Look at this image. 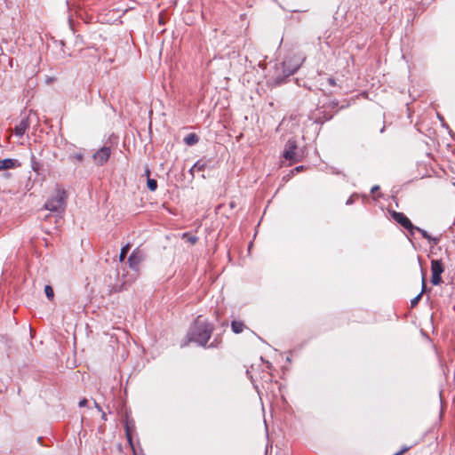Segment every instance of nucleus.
I'll return each instance as SVG.
<instances>
[{"instance_id": "1", "label": "nucleus", "mask_w": 455, "mask_h": 455, "mask_svg": "<svg viewBox=\"0 0 455 455\" xmlns=\"http://www.w3.org/2000/svg\"><path fill=\"white\" fill-rule=\"evenodd\" d=\"M212 331L213 326L212 323L197 318L188 336L190 341L196 342L198 345L205 347Z\"/></svg>"}, {"instance_id": "2", "label": "nucleus", "mask_w": 455, "mask_h": 455, "mask_svg": "<svg viewBox=\"0 0 455 455\" xmlns=\"http://www.w3.org/2000/svg\"><path fill=\"white\" fill-rule=\"evenodd\" d=\"M66 207V192L63 189L57 188L54 196L48 199L44 204V209L50 212H63Z\"/></svg>"}, {"instance_id": "3", "label": "nucleus", "mask_w": 455, "mask_h": 455, "mask_svg": "<svg viewBox=\"0 0 455 455\" xmlns=\"http://www.w3.org/2000/svg\"><path fill=\"white\" fill-rule=\"evenodd\" d=\"M393 220L408 230L411 235H414L416 226H414L409 218L403 212H393L391 214Z\"/></svg>"}, {"instance_id": "4", "label": "nucleus", "mask_w": 455, "mask_h": 455, "mask_svg": "<svg viewBox=\"0 0 455 455\" xmlns=\"http://www.w3.org/2000/svg\"><path fill=\"white\" fill-rule=\"evenodd\" d=\"M283 156L286 160L294 163L300 161L301 156L297 154V143L294 140H288Z\"/></svg>"}, {"instance_id": "5", "label": "nucleus", "mask_w": 455, "mask_h": 455, "mask_svg": "<svg viewBox=\"0 0 455 455\" xmlns=\"http://www.w3.org/2000/svg\"><path fill=\"white\" fill-rule=\"evenodd\" d=\"M431 271L432 277L431 283L433 285H439L442 283L441 275L443 272V267L441 260L432 259L431 260Z\"/></svg>"}, {"instance_id": "6", "label": "nucleus", "mask_w": 455, "mask_h": 455, "mask_svg": "<svg viewBox=\"0 0 455 455\" xmlns=\"http://www.w3.org/2000/svg\"><path fill=\"white\" fill-rule=\"evenodd\" d=\"M301 59L299 57H293L290 60H285L283 62V71L286 76L293 75L300 67Z\"/></svg>"}, {"instance_id": "7", "label": "nucleus", "mask_w": 455, "mask_h": 455, "mask_svg": "<svg viewBox=\"0 0 455 455\" xmlns=\"http://www.w3.org/2000/svg\"><path fill=\"white\" fill-rule=\"evenodd\" d=\"M301 59L299 57H293L290 60H285L283 62V71L286 76L293 75L300 67Z\"/></svg>"}, {"instance_id": "8", "label": "nucleus", "mask_w": 455, "mask_h": 455, "mask_svg": "<svg viewBox=\"0 0 455 455\" xmlns=\"http://www.w3.org/2000/svg\"><path fill=\"white\" fill-rule=\"evenodd\" d=\"M110 155V148L102 147L93 154L92 158L97 165L102 166L108 161Z\"/></svg>"}, {"instance_id": "9", "label": "nucleus", "mask_w": 455, "mask_h": 455, "mask_svg": "<svg viewBox=\"0 0 455 455\" xmlns=\"http://www.w3.org/2000/svg\"><path fill=\"white\" fill-rule=\"evenodd\" d=\"M144 260V254L140 250H134L128 258L129 267L138 271L141 262Z\"/></svg>"}, {"instance_id": "10", "label": "nucleus", "mask_w": 455, "mask_h": 455, "mask_svg": "<svg viewBox=\"0 0 455 455\" xmlns=\"http://www.w3.org/2000/svg\"><path fill=\"white\" fill-rule=\"evenodd\" d=\"M29 125L30 123L28 117L20 120V122L14 128L15 135L19 138H22L26 131L29 128Z\"/></svg>"}, {"instance_id": "11", "label": "nucleus", "mask_w": 455, "mask_h": 455, "mask_svg": "<svg viewBox=\"0 0 455 455\" xmlns=\"http://www.w3.org/2000/svg\"><path fill=\"white\" fill-rule=\"evenodd\" d=\"M20 165V164L17 159L6 158L0 161V171L15 168Z\"/></svg>"}, {"instance_id": "12", "label": "nucleus", "mask_w": 455, "mask_h": 455, "mask_svg": "<svg viewBox=\"0 0 455 455\" xmlns=\"http://www.w3.org/2000/svg\"><path fill=\"white\" fill-rule=\"evenodd\" d=\"M415 231H418L419 233L421 234V235L427 239L430 243L434 244V245H436L438 243H439V238L438 237H433L431 236L426 230L419 228V227H416L415 228Z\"/></svg>"}, {"instance_id": "13", "label": "nucleus", "mask_w": 455, "mask_h": 455, "mask_svg": "<svg viewBox=\"0 0 455 455\" xmlns=\"http://www.w3.org/2000/svg\"><path fill=\"white\" fill-rule=\"evenodd\" d=\"M244 324L241 321L234 320L231 322V329L235 334L241 333L244 329Z\"/></svg>"}, {"instance_id": "14", "label": "nucleus", "mask_w": 455, "mask_h": 455, "mask_svg": "<svg viewBox=\"0 0 455 455\" xmlns=\"http://www.w3.org/2000/svg\"><path fill=\"white\" fill-rule=\"evenodd\" d=\"M184 142L188 146H193L198 142V137L196 133H189L184 138Z\"/></svg>"}, {"instance_id": "15", "label": "nucleus", "mask_w": 455, "mask_h": 455, "mask_svg": "<svg viewBox=\"0 0 455 455\" xmlns=\"http://www.w3.org/2000/svg\"><path fill=\"white\" fill-rule=\"evenodd\" d=\"M68 159L72 162H79L82 163L84 161V154L81 151L70 153L68 156Z\"/></svg>"}, {"instance_id": "16", "label": "nucleus", "mask_w": 455, "mask_h": 455, "mask_svg": "<svg viewBox=\"0 0 455 455\" xmlns=\"http://www.w3.org/2000/svg\"><path fill=\"white\" fill-rule=\"evenodd\" d=\"M205 169V164L197 161L190 169V173L194 176L195 172H201Z\"/></svg>"}, {"instance_id": "17", "label": "nucleus", "mask_w": 455, "mask_h": 455, "mask_svg": "<svg viewBox=\"0 0 455 455\" xmlns=\"http://www.w3.org/2000/svg\"><path fill=\"white\" fill-rule=\"evenodd\" d=\"M424 290H425V279L423 278L422 279V291H421V292L419 293L415 298H413L411 300V306L412 307H415L419 303V299H420V298L422 296V293L424 292Z\"/></svg>"}, {"instance_id": "18", "label": "nucleus", "mask_w": 455, "mask_h": 455, "mask_svg": "<svg viewBox=\"0 0 455 455\" xmlns=\"http://www.w3.org/2000/svg\"><path fill=\"white\" fill-rule=\"evenodd\" d=\"M147 186L150 191H156L157 188V181L154 179L148 178Z\"/></svg>"}, {"instance_id": "19", "label": "nucleus", "mask_w": 455, "mask_h": 455, "mask_svg": "<svg viewBox=\"0 0 455 455\" xmlns=\"http://www.w3.org/2000/svg\"><path fill=\"white\" fill-rule=\"evenodd\" d=\"M129 250H130V245L129 244L124 246L121 249L120 255H119L120 261H124V259L126 258V255H127Z\"/></svg>"}, {"instance_id": "20", "label": "nucleus", "mask_w": 455, "mask_h": 455, "mask_svg": "<svg viewBox=\"0 0 455 455\" xmlns=\"http://www.w3.org/2000/svg\"><path fill=\"white\" fill-rule=\"evenodd\" d=\"M44 292H45L46 297L50 300H52L53 299V297H54L53 289L50 285H46L44 287Z\"/></svg>"}, {"instance_id": "21", "label": "nucleus", "mask_w": 455, "mask_h": 455, "mask_svg": "<svg viewBox=\"0 0 455 455\" xmlns=\"http://www.w3.org/2000/svg\"><path fill=\"white\" fill-rule=\"evenodd\" d=\"M125 434H126V437H127V440H128L129 443L132 447V435H131V432H130V427H129L128 422L126 423V426H125Z\"/></svg>"}, {"instance_id": "22", "label": "nucleus", "mask_w": 455, "mask_h": 455, "mask_svg": "<svg viewBox=\"0 0 455 455\" xmlns=\"http://www.w3.org/2000/svg\"><path fill=\"white\" fill-rule=\"evenodd\" d=\"M303 169H304V166L303 165H299V166L295 167L291 172L293 175L295 173H298V172H301Z\"/></svg>"}, {"instance_id": "23", "label": "nucleus", "mask_w": 455, "mask_h": 455, "mask_svg": "<svg viewBox=\"0 0 455 455\" xmlns=\"http://www.w3.org/2000/svg\"><path fill=\"white\" fill-rule=\"evenodd\" d=\"M87 403H88L87 399H85V398H84V399H82V400L79 402V406H80V407H84V406H86Z\"/></svg>"}, {"instance_id": "24", "label": "nucleus", "mask_w": 455, "mask_h": 455, "mask_svg": "<svg viewBox=\"0 0 455 455\" xmlns=\"http://www.w3.org/2000/svg\"><path fill=\"white\" fill-rule=\"evenodd\" d=\"M353 203H354V196H350V197L347 199V201L346 204L350 205V204H352Z\"/></svg>"}, {"instance_id": "25", "label": "nucleus", "mask_w": 455, "mask_h": 455, "mask_svg": "<svg viewBox=\"0 0 455 455\" xmlns=\"http://www.w3.org/2000/svg\"><path fill=\"white\" fill-rule=\"evenodd\" d=\"M328 83L330 85L334 86L336 84L334 78H329Z\"/></svg>"}, {"instance_id": "26", "label": "nucleus", "mask_w": 455, "mask_h": 455, "mask_svg": "<svg viewBox=\"0 0 455 455\" xmlns=\"http://www.w3.org/2000/svg\"><path fill=\"white\" fill-rule=\"evenodd\" d=\"M379 189V186L376 185L374 187L371 188V193H375L376 191H378Z\"/></svg>"}, {"instance_id": "27", "label": "nucleus", "mask_w": 455, "mask_h": 455, "mask_svg": "<svg viewBox=\"0 0 455 455\" xmlns=\"http://www.w3.org/2000/svg\"><path fill=\"white\" fill-rule=\"evenodd\" d=\"M145 176H147V178H149L150 176V170L148 167L145 169Z\"/></svg>"}, {"instance_id": "28", "label": "nucleus", "mask_w": 455, "mask_h": 455, "mask_svg": "<svg viewBox=\"0 0 455 455\" xmlns=\"http://www.w3.org/2000/svg\"><path fill=\"white\" fill-rule=\"evenodd\" d=\"M94 404H95L96 409H97L99 411H102V409H101V407L100 406V404H99V403H97L95 402V403H94Z\"/></svg>"}, {"instance_id": "29", "label": "nucleus", "mask_w": 455, "mask_h": 455, "mask_svg": "<svg viewBox=\"0 0 455 455\" xmlns=\"http://www.w3.org/2000/svg\"><path fill=\"white\" fill-rule=\"evenodd\" d=\"M101 412H102V415H101L102 419L107 420V414L103 411H101Z\"/></svg>"}, {"instance_id": "30", "label": "nucleus", "mask_w": 455, "mask_h": 455, "mask_svg": "<svg viewBox=\"0 0 455 455\" xmlns=\"http://www.w3.org/2000/svg\"><path fill=\"white\" fill-rule=\"evenodd\" d=\"M217 347V345L214 343V342H212L210 345H209V347Z\"/></svg>"}]
</instances>
